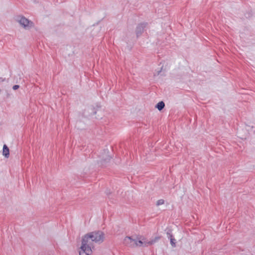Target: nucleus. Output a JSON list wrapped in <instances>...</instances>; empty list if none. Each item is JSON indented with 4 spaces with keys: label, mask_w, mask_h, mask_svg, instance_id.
Returning a JSON list of instances; mask_svg holds the SVG:
<instances>
[{
    "label": "nucleus",
    "mask_w": 255,
    "mask_h": 255,
    "mask_svg": "<svg viewBox=\"0 0 255 255\" xmlns=\"http://www.w3.org/2000/svg\"><path fill=\"white\" fill-rule=\"evenodd\" d=\"M88 234H86L82 238V245L79 251V255H90L94 248V241L89 237Z\"/></svg>",
    "instance_id": "1"
},
{
    "label": "nucleus",
    "mask_w": 255,
    "mask_h": 255,
    "mask_svg": "<svg viewBox=\"0 0 255 255\" xmlns=\"http://www.w3.org/2000/svg\"><path fill=\"white\" fill-rule=\"evenodd\" d=\"M89 237L94 241V243L101 244L104 241L105 238L104 233L100 231L92 232L88 233Z\"/></svg>",
    "instance_id": "2"
},
{
    "label": "nucleus",
    "mask_w": 255,
    "mask_h": 255,
    "mask_svg": "<svg viewBox=\"0 0 255 255\" xmlns=\"http://www.w3.org/2000/svg\"><path fill=\"white\" fill-rule=\"evenodd\" d=\"M16 20L26 29H28L33 26V22L24 16H17L16 17Z\"/></svg>",
    "instance_id": "3"
},
{
    "label": "nucleus",
    "mask_w": 255,
    "mask_h": 255,
    "mask_svg": "<svg viewBox=\"0 0 255 255\" xmlns=\"http://www.w3.org/2000/svg\"><path fill=\"white\" fill-rule=\"evenodd\" d=\"M160 239V237H155L154 239L148 241L143 237L140 236L138 237V245L139 247H147L149 245H151L154 244L157 240Z\"/></svg>",
    "instance_id": "4"
},
{
    "label": "nucleus",
    "mask_w": 255,
    "mask_h": 255,
    "mask_svg": "<svg viewBox=\"0 0 255 255\" xmlns=\"http://www.w3.org/2000/svg\"><path fill=\"white\" fill-rule=\"evenodd\" d=\"M124 244L130 247H139L138 237L136 239H133L131 237H126L124 239Z\"/></svg>",
    "instance_id": "5"
},
{
    "label": "nucleus",
    "mask_w": 255,
    "mask_h": 255,
    "mask_svg": "<svg viewBox=\"0 0 255 255\" xmlns=\"http://www.w3.org/2000/svg\"><path fill=\"white\" fill-rule=\"evenodd\" d=\"M101 158L102 159L100 162L103 165H105L106 163L109 162L111 159V157L109 155V151L108 150L104 151Z\"/></svg>",
    "instance_id": "6"
},
{
    "label": "nucleus",
    "mask_w": 255,
    "mask_h": 255,
    "mask_svg": "<svg viewBox=\"0 0 255 255\" xmlns=\"http://www.w3.org/2000/svg\"><path fill=\"white\" fill-rule=\"evenodd\" d=\"M147 23H140L136 28L135 32L137 37L139 36L143 32L144 28L147 25Z\"/></svg>",
    "instance_id": "7"
},
{
    "label": "nucleus",
    "mask_w": 255,
    "mask_h": 255,
    "mask_svg": "<svg viewBox=\"0 0 255 255\" xmlns=\"http://www.w3.org/2000/svg\"><path fill=\"white\" fill-rule=\"evenodd\" d=\"M2 154L6 158L8 157L9 155V149L5 144L3 147Z\"/></svg>",
    "instance_id": "8"
},
{
    "label": "nucleus",
    "mask_w": 255,
    "mask_h": 255,
    "mask_svg": "<svg viewBox=\"0 0 255 255\" xmlns=\"http://www.w3.org/2000/svg\"><path fill=\"white\" fill-rule=\"evenodd\" d=\"M165 104L163 101L159 102L158 103L155 107L159 110L161 111L164 107Z\"/></svg>",
    "instance_id": "9"
},
{
    "label": "nucleus",
    "mask_w": 255,
    "mask_h": 255,
    "mask_svg": "<svg viewBox=\"0 0 255 255\" xmlns=\"http://www.w3.org/2000/svg\"><path fill=\"white\" fill-rule=\"evenodd\" d=\"M170 244L173 247H175L176 246V242L175 239L174 238L170 239Z\"/></svg>",
    "instance_id": "10"
},
{
    "label": "nucleus",
    "mask_w": 255,
    "mask_h": 255,
    "mask_svg": "<svg viewBox=\"0 0 255 255\" xmlns=\"http://www.w3.org/2000/svg\"><path fill=\"white\" fill-rule=\"evenodd\" d=\"M164 203V201L163 199L158 200L156 202V205L159 206Z\"/></svg>",
    "instance_id": "11"
},
{
    "label": "nucleus",
    "mask_w": 255,
    "mask_h": 255,
    "mask_svg": "<svg viewBox=\"0 0 255 255\" xmlns=\"http://www.w3.org/2000/svg\"><path fill=\"white\" fill-rule=\"evenodd\" d=\"M167 237L169 239H171V238H173L170 230H169V231H167Z\"/></svg>",
    "instance_id": "12"
},
{
    "label": "nucleus",
    "mask_w": 255,
    "mask_h": 255,
    "mask_svg": "<svg viewBox=\"0 0 255 255\" xmlns=\"http://www.w3.org/2000/svg\"><path fill=\"white\" fill-rule=\"evenodd\" d=\"M19 87V85H14L12 87V89L14 90H17V89H18Z\"/></svg>",
    "instance_id": "13"
},
{
    "label": "nucleus",
    "mask_w": 255,
    "mask_h": 255,
    "mask_svg": "<svg viewBox=\"0 0 255 255\" xmlns=\"http://www.w3.org/2000/svg\"><path fill=\"white\" fill-rule=\"evenodd\" d=\"M162 68H161V70L160 71H157L155 74H154V75H159L161 71Z\"/></svg>",
    "instance_id": "14"
},
{
    "label": "nucleus",
    "mask_w": 255,
    "mask_h": 255,
    "mask_svg": "<svg viewBox=\"0 0 255 255\" xmlns=\"http://www.w3.org/2000/svg\"><path fill=\"white\" fill-rule=\"evenodd\" d=\"M0 80H1V81H4L5 79H3L2 78H0Z\"/></svg>",
    "instance_id": "15"
},
{
    "label": "nucleus",
    "mask_w": 255,
    "mask_h": 255,
    "mask_svg": "<svg viewBox=\"0 0 255 255\" xmlns=\"http://www.w3.org/2000/svg\"><path fill=\"white\" fill-rule=\"evenodd\" d=\"M96 114V111H94V112H93V114L94 115V114Z\"/></svg>",
    "instance_id": "16"
}]
</instances>
